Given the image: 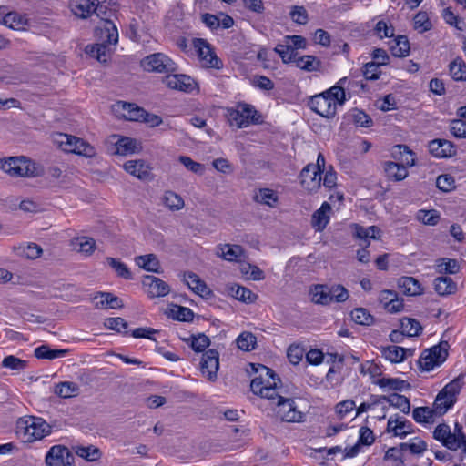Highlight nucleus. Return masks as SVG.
<instances>
[{"label": "nucleus", "mask_w": 466, "mask_h": 466, "mask_svg": "<svg viewBox=\"0 0 466 466\" xmlns=\"http://www.w3.org/2000/svg\"><path fill=\"white\" fill-rule=\"evenodd\" d=\"M249 367L248 373L258 374L250 382V390L254 394L269 400L282 396L281 380L272 369L259 363H249Z\"/></svg>", "instance_id": "1"}, {"label": "nucleus", "mask_w": 466, "mask_h": 466, "mask_svg": "<svg viewBox=\"0 0 466 466\" xmlns=\"http://www.w3.org/2000/svg\"><path fill=\"white\" fill-rule=\"evenodd\" d=\"M0 168L15 177H36L44 174V169L39 164L25 157L0 159Z\"/></svg>", "instance_id": "2"}, {"label": "nucleus", "mask_w": 466, "mask_h": 466, "mask_svg": "<svg viewBox=\"0 0 466 466\" xmlns=\"http://www.w3.org/2000/svg\"><path fill=\"white\" fill-rule=\"evenodd\" d=\"M16 432L23 441L33 442L50 434L51 427L42 418L30 416L18 420Z\"/></svg>", "instance_id": "3"}, {"label": "nucleus", "mask_w": 466, "mask_h": 466, "mask_svg": "<svg viewBox=\"0 0 466 466\" xmlns=\"http://www.w3.org/2000/svg\"><path fill=\"white\" fill-rule=\"evenodd\" d=\"M449 343L441 341L439 344L423 350L418 363L422 370L430 371L442 364L448 357Z\"/></svg>", "instance_id": "4"}, {"label": "nucleus", "mask_w": 466, "mask_h": 466, "mask_svg": "<svg viewBox=\"0 0 466 466\" xmlns=\"http://www.w3.org/2000/svg\"><path fill=\"white\" fill-rule=\"evenodd\" d=\"M141 66L147 72L171 74L177 70L176 63L163 53L147 56L141 60Z\"/></svg>", "instance_id": "5"}, {"label": "nucleus", "mask_w": 466, "mask_h": 466, "mask_svg": "<svg viewBox=\"0 0 466 466\" xmlns=\"http://www.w3.org/2000/svg\"><path fill=\"white\" fill-rule=\"evenodd\" d=\"M95 7L96 10H94V13L97 17L104 21V30H102L101 37H106L104 42L106 44H116L118 41L117 28L110 20V17L115 14V10L108 8L106 2L102 4L96 2Z\"/></svg>", "instance_id": "6"}, {"label": "nucleus", "mask_w": 466, "mask_h": 466, "mask_svg": "<svg viewBox=\"0 0 466 466\" xmlns=\"http://www.w3.org/2000/svg\"><path fill=\"white\" fill-rule=\"evenodd\" d=\"M230 118L239 128L262 122L261 115L256 108L245 103L238 104V108L230 112Z\"/></svg>", "instance_id": "7"}, {"label": "nucleus", "mask_w": 466, "mask_h": 466, "mask_svg": "<svg viewBox=\"0 0 466 466\" xmlns=\"http://www.w3.org/2000/svg\"><path fill=\"white\" fill-rule=\"evenodd\" d=\"M56 142L62 150L89 157L93 154L94 148L86 141L67 134H58Z\"/></svg>", "instance_id": "8"}, {"label": "nucleus", "mask_w": 466, "mask_h": 466, "mask_svg": "<svg viewBox=\"0 0 466 466\" xmlns=\"http://www.w3.org/2000/svg\"><path fill=\"white\" fill-rule=\"evenodd\" d=\"M194 47L197 49L198 57L204 62L207 67L220 69L223 66V62L215 54L210 44L202 38H195L193 41Z\"/></svg>", "instance_id": "9"}, {"label": "nucleus", "mask_w": 466, "mask_h": 466, "mask_svg": "<svg viewBox=\"0 0 466 466\" xmlns=\"http://www.w3.org/2000/svg\"><path fill=\"white\" fill-rule=\"evenodd\" d=\"M299 180L304 190L309 194H313L321 187L322 175L315 170L313 163H309L300 171Z\"/></svg>", "instance_id": "10"}, {"label": "nucleus", "mask_w": 466, "mask_h": 466, "mask_svg": "<svg viewBox=\"0 0 466 466\" xmlns=\"http://www.w3.org/2000/svg\"><path fill=\"white\" fill-rule=\"evenodd\" d=\"M279 413L283 421L287 422H301L304 420L305 414L297 409L295 401L290 398L283 396L277 400Z\"/></svg>", "instance_id": "11"}, {"label": "nucleus", "mask_w": 466, "mask_h": 466, "mask_svg": "<svg viewBox=\"0 0 466 466\" xmlns=\"http://www.w3.org/2000/svg\"><path fill=\"white\" fill-rule=\"evenodd\" d=\"M74 455L70 450L62 445L50 448L46 455V466H68L74 462Z\"/></svg>", "instance_id": "12"}, {"label": "nucleus", "mask_w": 466, "mask_h": 466, "mask_svg": "<svg viewBox=\"0 0 466 466\" xmlns=\"http://www.w3.org/2000/svg\"><path fill=\"white\" fill-rule=\"evenodd\" d=\"M330 100L331 99L326 97L324 94L320 93L311 96L308 102V106L318 115L326 118H332L337 113V106Z\"/></svg>", "instance_id": "13"}, {"label": "nucleus", "mask_w": 466, "mask_h": 466, "mask_svg": "<svg viewBox=\"0 0 466 466\" xmlns=\"http://www.w3.org/2000/svg\"><path fill=\"white\" fill-rule=\"evenodd\" d=\"M164 83L171 89L192 93L198 88L197 81L191 76L184 74H173L165 77Z\"/></svg>", "instance_id": "14"}, {"label": "nucleus", "mask_w": 466, "mask_h": 466, "mask_svg": "<svg viewBox=\"0 0 466 466\" xmlns=\"http://www.w3.org/2000/svg\"><path fill=\"white\" fill-rule=\"evenodd\" d=\"M219 369V353L216 350H208L204 352L200 361V370L203 375L213 381L217 379Z\"/></svg>", "instance_id": "15"}, {"label": "nucleus", "mask_w": 466, "mask_h": 466, "mask_svg": "<svg viewBox=\"0 0 466 466\" xmlns=\"http://www.w3.org/2000/svg\"><path fill=\"white\" fill-rule=\"evenodd\" d=\"M142 283L145 287H147V295L150 298L164 297L170 292V287L167 283L152 275L144 276Z\"/></svg>", "instance_id": "16"}, {"label": "nucleus", "mask_w": 466, "mask_h": 466, "mask_svg": "<svg viewBox=\"0 0 466 466\" xmlns=\"http://www.w3.org/2000/svg\"><path fill=\"white\" fill-rule=\"evenodd\" d=\"M380 304L388 313H399L403 309V299L395 291L384 289L380 291Z\"/></svg>", "instance_id": "17"}, {"label": "nucleus", "mask_w": 466, "mask_h": 466, "mask_svg": "<svg viewBox=\"0 0 466 466\" xmlns=\"http://www.w3.org/2000/svg\"><path fill=\"white\" fill-rule=\"evenodd\" d=\"M184 279L188 288L203 299H208L213 295V291L197 274L186 272Z\"/></svg>", "instance_id": "18"}, {"label": "nucleus", "mask_w": 466, "mask_h": 466, "mask_svg": "<svg viewBox=\"0 0 466 466\" xmlns=\"http://www.w3.org/2000/svg\"><path fill=\"white\" fill-rule=\"evenodd\" d=\"M414 350L405 349L396 345L383 347L380 350L381 357L390 363L402 362L407 355H413Z\"/></svg>", "instance_id": "19"}, {"label": "nucleus", "mask_w": 466, "mask_h": 466, "mask_svg": "<svg viewBox=\"0 0 466 466\" xmlns=\"http://www.w3.org/2000/svg\"><path fill=\"white\" fill-rule=\"evenodd\" d=\"M331 209L330 204L325 201L319 208L314 211L311 217V226L316 231L321 232L326 228L329 223Z\"/></svg>", "instance_id": "20"}, {"label": "nucleus", "mask_w": 466, "mask_h": 466, "mask_svg": "<svg viewBox=\"0 0 466 466\" xmlns=\"http://www.w3.org/2000/svg\"><path fill=\"white\" fill-rule=\"evenodd\" d=\"M428 148L436 157H449L455 154L453 144L446 139H433L429 142Z\"/></svg>", "instance_id": "21"}, {"label": "nucleus", "mask_w": 466, "mask_h": 466, "mask_svg": "<svg viewBox=\"0 0 466 466\" xmlns=\"http://www.w3.org/2000/svg\"><path fill=\"white\" fill-rule=\"evenodd\" d=\"M96 300V308L97 309H122L124 307L123 300L110 292H97L93 299Z\"/></svg>", "instance_id": "22"}, {"label": "nucleus", "mask_w": 466, "mask_h": 466, "mask_svg": "<svg viewBox=\"0 0 466 466\" xmlns=\"http://www.w3.org/2000/svg\"><path fill=\"white\" fill-rule=\"evenodd\" d=\"M123 167L127 173L139 179H147L150 176L149 166L141 159L128 160L124 163Z\"/></svg>", "instance_id": "23"}, {"label": "nucleus", "mask_w": 466, "mask_h": 466, "mask_svg": "<svg viewBox=\"0 0 466 466\" xmlns=\"http://www.w3.org/2000/svg\"><path fill=\"white\" fill-rule=\"evenodd\" d=\"M96 2L97 0H71L70 7L75 15L85 19L94 13Z\"/></svg>", "instance_id": "24"}, {"label": "nucleus", "mask_w": 466, "mask_h": 466, "mask_svg": "<svg viewBox=\"0 0 466 466\" xmlns=\"http://www.w3.org/2000/svg\"><path fill=\"white\" fill-rule=\"evenodd\" d=\"M384 173L387 179L394 182L401 181L409 175L408 169L404 165L391 161L385 162Z\"/></svg>", "instance_id": "25"}, {"label": "nucleus", "mask_w": 466, "mask_h": 466, "mask_svg": "<svg viewBox=\"0 0 466 466\" xmlns=\"http://www.w3.org/2000/svg\"><path fill=\"white\" fill-rule=\"evenodd\" d=\"M387 44L392 56L396 57H404L410 53V43L406 35H397Z\"/></svg>", "instance_id": "26"}, {"label": "nucleus", "mask_w": 466, "mask_h": 466, "mask_svg": "<svg viewBox=\"0 0 466 466\" xmlns=\"http://www.w3.org/2000/svg\"><path fill=\"white\" fill-rule=\"evenodd\" d=\"M309 294L311 296V301L315 304L329 305L333 301L331 288H329L327 285H315L314 288L310 289Z\"/></svg>", "instance_id": "27"}, {"label": "nucleus", "mask_w": 466, "mask_h": 466, "mask_svg": "<svg viewBox=\"0 0 466 466\" xmlns=\"http://www.w3.org/2000/svg\"><path fill=\"white\" fill-rule=\"evenodd\" d=\"M398 288L408 296H418L423 292L420 283L413 277L400 278L398 279Z\"/></svg>", "instance_id": "28"}, {"label": "nucleus", "mask_w": 466, "mask_h": 466, "mask_svg": "<svg viewBox=\"0 0 466 466\" xmlns=\"http://www.w3.org/2000/svg\"><path fill=\"white\" fill-rule=\"evenodd\" d=\"M415 154L406 145H396L393 147L392 157L404 165V167H413L416 165Z\"/></svg>", "instance_id": "29"}, {"label": "nucleus", "mask_w": 466, "mask_h": 466, "mask_svg": "<svg viewBox=\"0 0 466 466\" xmlns=\"http://www.w3.org/2000/svg\"><path fill=\"white\" fill-rule=\"evenodd\" d=\"M387 402L390 406L399 409L401 412L408 414L410 410V403L407 397L392 393L388 396H380V404Z\"/></svg>", "instance_id": "30"}, {"label": "nucleus", "mask_w": 466, "mask_h": 466, "mask_svg": "<svg viewBox=\"0 0 466 466\" xmlns=\"http://www.w3.org/2000/svg\"><path fill=\"white\" fill-rule=\"evenodd\" d=\"M137 265L146 271L161 273L160 262L155 254L140 255L136 257Z\"/></svg>", "instance_id": "31"}, {"label": "nucleus", "mask_w": 466, "mask_h": 466, "mask_svg": "<svg viewBox=\"0 0 466 466\" xmlns=\"http://www.w3.org/2000/svg\"><path fill=\"white\" fill-rule=\"evenodd\" d=\"M463 386V375H460L451 382L446 384L443 389L439 392V399L441 400L445 395L450 397V404L452 400H457V396Z\"/></svg>", "instance_id": "32"}, {"label": "nucleus", "mask_w": 466, "mask_h": 466, "mask_svg": "<svg viewBox=\"0 0 466 466\" xmlns=\"http://www.w3.org/2000/svg\"><path fill=\"white\" fill-rule=\"evenodd\" d=\"M449 74L456 82H466V63L461 56H457L450 62Z\"/></svg>", "instance_id": "33"}, {"label": "nucleus", "mask_w": 466, "mask_h": 466, "mask_svg": "<svg viewBox=\"0 0 466 466\" xmlns=\"http://www.w3.org/2000/svg\"><path fill=\"white\" fill-rule=\"evenodd\" d=\"M435 291L441 296L453 294L457 290V284L448 276L438 277L434 280Z\"/></svg>", "instance_id": "34"}, {"label": "nucleus", "mask_w": 466, "mask_h": 466, "mask_svg": "<svg viewBox=\"0 0 466 466\" xmlns=\"http://www.w3.org/2000/svg\"><path fill=\"white\" fill-rule=\"evenodd\" d=\"M118 106L123 110V116L129 121H140L143 116H147V111L136 104L118 102Z\"/></svg>", "instance_id": "35"}, {"label": "nucleus", "mask_w": 466, "mask_h": 466, "mask_svg": "<svg viewBox=\"0 0 466 466\" xmlns=\"http://www.w3.org/2000/svg\"><path fill=\"white\" fill-rule=\"evenodd\" d=\"M79 390V386L73 381H62L56 384L54 388V393L63 399L77 396Z\"/></svg>", "instance_id": "36"}, {"label": "nucleus", "mask_w": 466, "mask_h": 466, "mask_svg": "<svg viewBox=\"0 0 466 466\" xmlns=\"http://www.w3.org/2000/svg\"><path fill=\"white\" fill-rule=\"evenodd\" d=\"M138 144L136 139L120 137L115 143L116 151L115 154L126 156L128 154L135 153L138 150Z\"/></svg>", "instance_id": "37"}, {"label": "nucleus", "mask_w": 466, "mask_h": 466, "mask_svg": "<svg viewBox=\"0 0 466 466\" xmlns=\"http://www.w3.org/2000/svg\"><path fill=\"white\" fill-rule=\"evenodd\" d=\"M68 350L51 349L48 345L44 344L35 349V356L37 359L55 360L65 357Z\"/></svg>", "instance_id": "38"}, {"label": "nucleus", "mask_w": 466, "mask_h": 466, "mask_svg": "<svg viewBox=\"0 0 466 466\" xmlns=\"http://www.w3.org/2000/svg\"><path fill=\"white\" fill-rule=\"evenodd\" d=\"M435 416H438L434 408L417 407L412 410V418L417 423H432Z\"/></svg>", "instance_id": "39"}, {"label": "nucleus", "mask_w": 466, "mask_h": 466, "mask_svg": "<svg viewBox=\"0 0 466 466\" xmlns=\"http://www.w3.org/2000/svg\"><path fill=\"white\" fill-rule=\"evenodd\" d=\"M296 66L306 72L319 71L321 62L314 56L305 55L295 60Z\"/></svg>", "instance_id": "40"}, {"label": "nucleus", "mask_w": 466, "mask_h": 466, "mask_svg": "<svg viewBox=\"0 0 466 466\" xmlns=\"http://www.w3.org/2000/svg\"><path fill=\"white\" fill-rule=\"evenodd\" d=\"M410 384L399 378H387L382 376L380 371V389H388L390 390L402 391L405 389H409Z\"/></svg>", "instance_id": "41"}, {"label": "nucleus", "mask_w": 466, "mask_h": 466, "mask_svg": "<svg viewBox=\"0 0 466 466\" xmlns=\"http://www.w3.org/2000/svg\"><path fill=\"white\" fill-rule=\"evenodd\" d=\"M85 51L91 57L96 58L99 62H106L108 57L107 46L105 43L87 45Z\"/></svg>", "instance_id": "42"}, {"label": "nucleus", "mask_w": 466, "mask_h": 466, "mask_svg": "<svg viewBox=\"0 0 466 466\" xmlns=\"http://www.w3.org/2000/svg\"><path fill=\"white\" fill-rule=\"evenodd\" d=\"M230 292L232 297H234L236 299L246 303L255 302L258 298V296L254 294L249 289L239 285L232 286Z\"/></svg>", "instance_id": "43"}, {"label": "nucleus", "mask_w": 466, "mask_h": 466, "mask_svg": "<svg viewBox=\"0 0 466 466\" xmlns=\"http://www.w3.org/2000/svg\"><path fill=\"white\" fill-rule=\"evenodd\" d=\"M274 51L281 57L283 63L289 64L291 62L295 63V60H297L296 56L298 55V52L295 50V48L289 43L285 44H279Z\"/></svg>", "instance_id": "44"}, {"label": "nucleus", "mask_w": 466, "mask_h": 466, "mask_svg": "<svg viewBox=\"0 0 466 466\" xmlns=\"http://www.w3.org/2000/svg\"><path fill=\"white\" fill-rule=\"evenodd\" d=\"M74 449L77 456L85 459L87 461H96L101 457L100 450L93 445L76 446Z\"/></svg>", "instance_id": "45"}, {"label": "nucleus", "mask_w": 466, "mask_h": 466, "mask_svg": "<svg viewBox=\"0 0 466 466\" xmlns=\"http://www.w3.org/2000/svg\"><path fill=\"white\" fill-rule=\"evenodd\" d=\"M278 200V195L270 188H261L254 196V201L268 207H274Z\"/></svg>", "instance_id": "46"}, {"label": "nucleus", "mask_w": 466, "mask_h": 466, "mask_svg": "<svg viewBox=\"0 0 466 466\" xmlns=\"http://www.w3.org/2000/svg\"><path fill=\"white\" fill-rule=\"evenodd\" d=\"M350 318L358 325L370 326L374 322V317L364 308L354 309Z\"/></svg>", "instance_id": "47"}, {"label": "nucleus", "mask_w": 466, "mask_h": 466, "mask_svg": "<svg viewBox=\"0 0 466 466\" xmlns=\"http://www.w3.org/2000/svg\"><path fill=\"white\" fill-rule=\"evenodd\" d=\"M385 432L400 438L407 436V431L401 425L400 416L396 414L389 418Z\"/></svg>", "instance_id": "48"}, {"label": "nucleus", "mask_w": 466, "mask_h": 466, "mask_svg": "<svg viewBox=\"0 0 466 466\" xmlns=\"http://www.w3.org/2000/svg\"><path fill=\"white\" fill-rule=\"evenodd\" d=\"M218 248L221 251L220 256L228 261H236L243 254V248L239 245L225 244Z\"/></svg>", "instance_id": "49"}, {"label": "nucleus", "mask_w": 466, "mask_h": 466, "mask_svg": "<svg viewBox=\"0 0 466 466\" xmlns=\"http://www.w3.org/2000/svg\"><path fill=\"white\" fill-rule=\"evenodd\" d=\"M400 327L403 333L409 337L418 336L422 330L420 323L417 319L410 318L402 319Z\"/></svg>", "instance_id": "50"}, {"label": "nucleus", "mask_w": 466, "mask_h": 466, "mask_svg": "<svg viewBox=\"0 0 466 466\" xmlns=\"http://www.w3.org/2000/svg\"><path fill=\"white\" fill-rule=\"evenodd\" d=\"M3 21L5 25L13 29H20L27 25V19L16 12L6 13Z\"/></svg>", "instance_id": "51"}, {"label": "nucleus", "mask_w": 466, "mask_h": 466, "mask_svg": "<svg viewBox=\"0 0 466 466\" xmlns=\"http://www.w3.org/2000/svg\"><path fill=\"white\" fill-rule=\"evenodd\" d=\"M106 261L108 265L115 270L116 275L125 279H132L133 275L127 266L120 261L119 259L114 258H106Z\"/></svg>", "instance_id": "52"}, {"label": "nucleus", "mask_w": 466, "mask_h": 466, "mask_svg": "<svg viewBox=\"0 0 466 466\" xmlns=\"http://www.w3.org/2000/svg\"><path fill=\"white\" fill-rule=\"evenodd\" d=\"M378 229L376 226L365 228L358 224L353 225V236L356 238L362 240L364 243H369V239H376L375 231Z\"/></svg>", "instance_id": "53"}, {"label": "nucleus", "mask_w": 466, "mask_h": 466, "mask_svg": "<svg viewBox=\"0 0 466 466\" xmlns=\"http://www.w3.org/2000/svg\"><path fill=\"white\" fill-rule=\"evenodd\" d=\"M257 338L251 332H242L237 339L238 348L244 351H251L255 349Z\"/></svg>", "instance_id": "54"}, {"label": "nucleus", "mask_w": 466, "mask_h": 466, "mask_svg": "<svg viewBox=\"0 0 466 466\" xmlns=\"http://www.w3.org/2000/svg\"><path fill=\"white\" fill-rule=\"evenodd\" d=\"M414 29L420 33H424L431 29L432 24L427 12L420 11L413 17Z\"/></svg>", "instance_id": "55"}, {"label": "nucleus", "mask_w": 466, "mask_h": 466, "mask_svg": "<svg viewBox=\"0 0 466 466\" xmlns=\"http://www.w3.org/2000/svg\"><path fill=\"white\" fill-rule=\"evenodd\" d=\"M326 97L331 99L336 106H342L346 101L345 90L341 86H333L328 90L322 92Z\"/></svg>", "instance_id": "56"}, {"label": "nucleus", "mask_w": 466, "mask_h": 466, "mask_svg": "<svg viewBox=\"0 0 466 466\" xmlns=\"http://www.w3.org/2000/svg\"><path fill=\"white\" fill-rule=\"evenodd\" d=\"M105 327L119 333L127 334L128 323L120 317L107 318L105 320Z\"/></svg>", "instance_id": "57"}, {"label": "nucleus", "mask_w": 466, "mask_h": 466, "mask_svg": "<svg viewBox=\"0 0 466 466\" xmlns=\"http://www.w3.org/2000/svg\"><path fill=\"white\" fill-rule=\"evenodd\" d=\"M164 204L171 210H180L184 207V200L177 193L167 191L164 196Z\"/></svg>", "instance_id": "58"}, {"label": "nucleus", "mask_w": 466, "mask_h": 466, "mask_svg": "<svg viewBox=\"0 0 466 466\" xmlns=\"http://www.w3.org/2000/svg\"><path fill=\"white\" fill-rule=\"evenodd\" d=\"M360 75L366 81L379 79V62L371 61L366 63L360 69Z\"/></svg>", "instance_id": "59"}, {"label": "nucleus", "mask_w": 466, "mask_h": 466, "mask_svg": "<svg viewBox=\"0 0 466 466\" xmlns=\"http://www.w3.org/2000/svg\"><path fill=\"white\" fill-rule=\"evenodd\" d=\"M417 219L425 225L434 226L440 220V215L435 209L431 210H419L417 213Z\"/></svg>", "instance_id": "60"}, {"label": "nucleus", "mask_w": 466, "mask_h": 466, "mask_svg": "<svg viewBox=\"0 0 466 466\" xmlns=\"http://www.w3.org/2000/svg\"><path fill=\"white\" fill-rule=\"evenodd\" d=\"M2 366L12 370H23L27 367V361L14 355H8L4 358Z\"/></svg>", "instance_id": "61"}, {"label": "nucleus", "mask_w": 466, "mask_h": 466, "mask_svg": "<svg viewBox=\"0 0 466 466\" xmlns=\"http://www.w3.org/2000/svg\"><path fill=\"white\" fill-rule=\"evenodd\" d=\"M75 247L77 245L79 246L78 251L89 256L91 255L96 248V241L92 238L88 237H81L77 238L76 241L74 242Z\"/></svg>", "instance_id": "62"}, {"label": "nucleus", "mask_w": 466, "mask_h": 466, "mask_svg": "<svg viewBox=\"0 0 466 466\" xmlns=\"http://www.w3.org/2000/svg\"><path fill=\"white\" fill-rule=\"evenodd\" d=\"M401 449L409 450L412 454H421L427 449V443L420 438H414L410 443H400Z\"/></svg>", "instance_id": "63"}, {"label": "nucleus", "mask_w": 466, "mask_h": 466, "mask_svg": "<svg viewBox=\"0 0 466 466\" xmlns=\"http://www.w3.org/2000/svg\"><path fill=\"white\" fill-rule=\"evenodd\" d=\"M210 344V339L204 333H199L197 336L191 337L190 347L196 352L204 351Z\"/></svg>", "instance_id": "64"}]
</instances>
